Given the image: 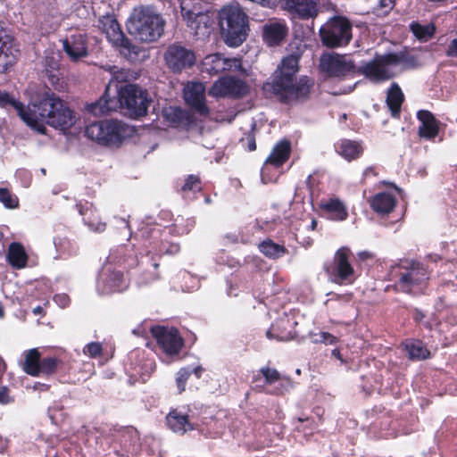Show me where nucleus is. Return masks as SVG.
<instances>
[{"label":"nucleus","instance_id":"f257e3e1","mask_svg":"<svg viewBox=\"0 0 457 457\" xmlns=\"http://www.w3.org/2000/svg\"><path fill=\"white\" fill-rule=\"evenodd\" d=\"M396 66H401L402 71L416 69L420 66L419 58L405 46L399 52L376 54L371 60L357 67L345 54L331 52L320 55L318 68L326 79L344 80L357 73L379 84L398 75L395 70Z\"/></svg>","mask_w":457,"mask_h":457},{"label":"nucleus","instance_id":"f03ea898","mask_svg":"<svg viewBox=\"0 0 457 457\" xmlns=\"http://www.w3.org/2000/svg\"><path fill=\"white\" fill-rule=\"evenodd\" d=\"M300 57L290 54L284 57L274 71L271 82L263 85V90L274 95L281 104H303L311 99L315 81L308 76L296 74L299 71Z\"/></svg>","mask_w":457,"mask_h":457},{"label":"nucleus","instance_id":"7ed1b4c3","mask_svg":"<svg viewBox=\"0 0 457 457\" xmlns=\"http://www.w3.org/2000/svg\"><path fill=\"white\" fill-rule=\"evenodd\" d=\"M151 103L152 98L146 89L128 83L117 86V98H111L107 88L97 101L87 105V110L94 115H103L120 109L128 117L137 120L147 114Z\"/></svg>","mask_w":457,"mask_h":457},{"label":"nucleus","instance_id":"20e7f679","mask_svg":"<svg viewBox=\"0 0 457 457\" xmlns=\"http://www.w3.org/2000/svg\"><path fill=\"white\" fill-rule=\"evenodd\" d=\"M31 118L42 125L40 134H46V124L62 131L70 129L76 122V116L66 102L53 92H45L32 102Z\"/></svg>","mask_w":457,"mask_h":457},{"label":"nucleus","instance_id":"39448f33","mask_svg":"<svg viewBox=\"0 0 457 457\" xmlns=\"http://www.w3.org/2000/svg\"><path fill=\"white\" fill-rule=\"evenodd\" d=\"M391 275L395 279V287L403 293L420 295L428 286L429 271L420 262H401L392 268Z\"/></svg>","mask_w":457,"mask_h":457},{"label":"nucleus","instance_id":"423d86ee","mask_svg":"<svg viewBox=\"0 0 457 457\" xmlns=\"http://www.w3.org/2000/svg\"><path fill=\"white\" fill-rule=\"evenodd\" d=\"M218 24L228 46H238L246 39L248 16L238 4L223 6L218 14Z\"/></svg>","mask_w":457,"mask_h":457},{"label":"nucleus","instance_id":"0eeeda50","mask_svg":"<svg viewBox=\"0 0 457 457\" xmlns=\"http://www.w3.org/2000/svg\"><path fill=\"white\" fill-rule=\"evenodd\" d=\"M165 21L149 7L136 8L128 24L129 32L142 42H154L164 32Z\"/></svg>","mask_w":457,"mask_h":457},{"label":"nucleus","instance_id":"6e6552de","mask_svg":"<svg viewBox=\"0 0 457 457\" xmlns=\"http://www.w3.org/2000/svg\"><path fill=\"white\" fill-rule=\"evenodd\" d=\"M85 136L98 145L119 148L129 136V128L119 120H104L87 125L85 128Z\"/></svg>","mask_w":457,"mask_h":457},{"label":"nucleus","instance_id":"1a4fd4ad","mask_svg":"<svg viewBox=\"0 0 457 457\" xmlns=\"http://www.w3.org/2000/svg\"><path fill=\"white\" fill-rule=\"evenodd\" d=\"M353 253L347 246L337 249L333 259L323 265V270L328 279L339 286H348L355 282L360 273L351 262Z\"/></svg>","mask_w":457,"mask_h":457},{"label":"nucleus","instance_id":"9d476101","mask_svg":"<svg viewBox=\"0 0 457 457\" xmlns=\"http://www.w3.org/2000/svg\"><path fill=\"white\" fill-rule=\"evenodd\" d=\"M353 25L348 18L336 15L320 29L322 45L328 48H339L349 45L353 38Z\"/></svg>","mask_w":457,"mask_h":457},{"label":"nucleus","instance_id":"9b49d317","mask_svg":"<svg viewBox=\"0 0 457 457\" xmlns=\"http://www.w3.org/2000/svg\"><path fill=\"white\" fill-rule=\"evenodd\" d=\"M172 231V227H145L140 230V236L145 240V245L151 247L155 254L176 255L180 252V245L170 240Z\"/></svg>","mask_w":457,"mask_h":457},{"label":"nucleus","instance_id":"f8f14e48","mask_svg":"<svg viewBox=\"0 0 457 457\" xmlns=\"http://www.w3.org/2000/svg\"><path fill=\"white\" fill-rule=\"evenodd\" d=\"M112 447L117 457H136L141 451L140 435L133 426L118 427L111 429Z\"/></svg>","mask_w":457,"mask_h":457},{"label":"nucleus","instance_id":"ddd939ff","mask_svg":"<svg viewBox=\"0 0 457 457\" xmlns=\"http://www.w3.org/2000/svg\"><path fill=\"white\" fill-rule=\"evenodd\" d=\"M190 1L180 0V13L183 21L196 38H206L213 30L214 19L209 12L196 10L195 5L191 7Z\"/></svg>","mask_w":457,"mask_h":457},{"label":"nucleus","instance_id":"4468645a","mask_svg":"<svg viewBox=\"0 0 457 457\" xmlns=\"http://www.w3.org/2000/svg\"><path fill=\"white\" fill-rule=\"evenodd\" d=\"M150 332L166 355L172 357L179 354L184 346V339L178 328L155 325L151 327Z\"/></svg>","mask_w":457,"mask_h":457},{"label":"nucleus","instance_id":"2eb2a0df","mask_svg":"<svg viewBox=\"0 0 457 457\" xmlns=\"http://www.w3.org/2000/svg\"><path fill=\"white\" fill-rule=\"evenodd\" d=\"M164 60L167 67L178 73L195 65V54L194 51L186 48L180 43H174L167 47Z\"/></svg>","mask_w":457,"mask_h":457},{"label":"nucleus","instance_id":"dca6fc26","mask_svg":"<svg viewBox=\"0 0 457 457\" xmlns=\"http://www.w3.org/2000/svg\"><path fill=\"white\" fill-rule=\"evenodd\" d=\"M99 21L103 32L112 46L119 49L125 55L130 54L134 46L121 30L117 20L112 16H104Z\"/></svg>","mask_w":457,"mask_h":457},{"label":"nucleus","instance_id":"f3484780","mask_svg":"<svg viewBox=\"0 0 457 457\" xmlns=\"http://www.w3.org/2000/svg\"><path fill=\"white\" fill-rule=\"evenodd\" d=\"M248 91V86L244 80L229 76L214 82L209 93L216 97L228 96L239 99L245 96Z\"/></svg>","mask_w":457,"mask_h":457},{"label":"nucleus","instance_id":"a211bd4d","mask_svg":"<svg viewBox=\"0 0 457 457\" xmlns=\"http://www.w3.org/2000/svg\"><path fill=\"white\" fill-rule=\"evenodd\" d=\"M129 279L123 270L117 268L107 267L104 270L98 288L103 295L122 293L129 288Z\"/></svg>","mask_w":457,"mask_h":457},{"label":"nucleus","instance_id":"6ab92c4d","mask_svg":"<svg viewBox=\"0 0 457 457\" xmlns=\"http://www.w3.org/2000/svg\"><path fill=\"white\" fill-rule=\"evenodd\" d=\"M288 32L286 21L281 19L269 20L262 28V40L271 47L280 46L287 37Z\"/></svg>","mask_w":457,"mask_h":457},{"label":"nucleus","instance_id":"aec40b11","mask_svg":"<svg viewBox=\"0 0 457 457\" xmlns=\"http://www.w3.org/2000/svg\"><path fill=\"white\" fill-rule=\"evenodd\" d=\"M416 118L420 122L417 134L421 140L434 142L440 132V120L428 110H419Z\"/></svg>","mask_w":457,"mask_h":457},{"label":"nucleus","instance_id":"412c9836","mask_svg":"<svg viewBox=\"0 0 457 457\" xmlns=\"http://www.w3.org/2000/svg\"><path fill=\"white\" fill-rule=\"evenodd\" d=\"M291 151V143L287 139H282L275 145L262 168V179L264 183L270 181L269 179H266L265 177L268 166L270 165L274 168L282 167L288 161Z\"/></svg>","mask_w":457,"mask_h":457},{"label":"nucleus","instance_id":"4be33fe9","mask_svg":"<svg viewBox=\"0 0 457 457\" xmlns=\"http://www.w3.org/2000/svg\"><path fill=\"white\" fill-rule=\"evenodd\" d=\"M186 103L197 113L207 116L210 110L205 103V87L202 82H192L184 91Z\"/></svg>","mask_w":457,"mask_h":457},{"label":"nucleus","instance_id":"5701e85b","mask_svg":"<svg viewBox=\"0 0 457 457\" xmlns=\"http://www.w3.org/2000/svg\"><path fill=\"white\" fill-rule=\"evenodd\" d=\"M0 106L7 108L12 107L18 116L32 129H39L42 131L43 126L31 118L32 103L25 106L21 102L14 99L9 93L0 91Z\"/></svg>","mask_w":457,"mask_h":457},{"label":"nucleus","instance_id":"b1692460","mask_svg":"<svg viewBox=\"0 0 457 457\" xmlns=\"http://www.w3.org/2000/svg\"><path fill=\"white\" fill-rule=\"evenodd\" d=\"M162 117L170 126L187 129L195 124V115L179 106L164 107L162 112Z\"/></svg>","mask_w":457,"mask_h":457},{"label":"nucleus","instance_id":"393cba45","mask_svg":"<svg viewBox=\"0 0 457 457\" xmlns=\"http://www.w3.org/2000/svg\"><path fill=\"white\" fill-rule=\"evenodd\" d=\"M285 10L301 20L313 19L318 15V0H281Z\"/></svg>","mask_w":457,"mask_h":457},{"label":"nucleus","instance_id":"a878e982","mask_svg":"<svg viewBox=\"0 0 457 457\" xmlns=\"http://www.w3.org/2000/svg\"><path fill=\"white\" fill-rule=\"evenodd\" d=\"M110 257L124 270H130L140 264L134 245L130 244L118 246Z\"/></svg>","mask_w":457,"mask_h":457},{"label":"nucleus","instance_id":"bb28decb","mask_svg":"<svg viewBox=\"0 0 457 457\" xmlns=\"http://www.w3.org/2000/svg\"><path fill=\"white\" fill-rule=\"evenodd\" d=\"M63 49L71 60H78L87 55V43L85 34L71 35L63 41Z\"/></svg>","mask_w":457,"mask_h":457},{"label":"nucleus","instance_id":"cd10ccee","mask_svg":"<svg viewBox=\"0 0 457 457\" xmlns=\"http://www.w3.org/2000/svg\"><path fill=\"white\" fill-rule=\"evenodd\" d=\"M370 208L378 214L392 212L397 204L395 195L390 192H379L369 200Z\"/></svg>","mask_w":457,"mask_h":457},{"label":"nucleus","instance_id":"c85d7f7f","mask_svg":"<svg viewBox=\"0 0 457 457\" xmlns=\"http://www.w3.org/2000/svg\"><path fill=\"white\" fill-rule=\"evenodd\" d=\"M404 94L396 82H393L386 91V104L390 111L391 116L399 118L402 105L404 102Z\"/></svg>","mask_w":457,"mask_h":457},{"label":"nucleus","instance_id":"c756f323","mask_svg":"<svg viewBox=\"0 0 457 457\" xmlns=\"http://www.w3.org/2000/svg\"><path fill=\"white\" fill-rule=\"evenodd\" d=\"M291 326L287 318L277 319L266 332V337L277 341H289L294 338V333L289 329Z\"/></svg>","mask_w":457,"mask_h":457},{"label":"nucleus","instance_id":"7c9ffc66","mask_svg":"<svg viewBox=\"0 0 457 457\" xmlns=\"http://www.w3.org/2000/svg\"><path fill=\"white\" fill-rule=\"evenodd\" d=\"M6 259L12 269L21 270L27 266L29 256L21 243L12 242L8 246Z\"/></svg>","mask_w":457,"mask_h":457},{"label":"nucleus","instance_id":"2f4dec72","mask_svg":"<svg viewBox=\"0 0 457 457\" xmlns=\"http://www.w3.org/2000/svg\"><path fill=\"white\" fill-rule=\"evenodd\" d=\"M166 420L169 428L176 433L185 434L187 431L194 429L188 415L182 414L178 410L170 411L166 417Z\"/></svg>","mask_w":457,"mask_h":457},{"label":"nucleus","instance_id":"473e14b6","mask_svg":"<svg viewBox=\"0 0 457 457\" xmlns=\"http://www.w3.org/2000/svg\"><path fill=\"white\" fill-rule=\"evenodd\" d=\"M323 212L330 215L333 220L343 221L348 217V211L345 204L338 198H329L320 204Z\"/></svg>","mask_w":457,"mask_h":457},{"label":"nucleus","instance_id":"72a5a7b5","mask_svg":"<svg viewBox=\"0 0 457 457\" xmlns=\"http://www.w3.org/2000/svg\"><path fill=\"white\" fill-rule=\"evenodd\" d=\"M336 150L347 161L358 159L363 152L360 143L349 139H341L337 142Z\"/></svg>","mask_w":457,"mask_h":457},{"label":"nucleus","instance_id":"f704fd0d","mask_svg":"<svg viewBox=\"0 0 457 457\" xmlns=\"http://www.w3.org/2000/svg\"><path fill=\"white\" fill-rule=\"evenodd\" d=\"M41 353L37 348H32L24 353V361L22 362V370L28 375L32 377L39 376V364Z\"/></svg>","mask_w":457,"mask_h":457},{"label":"nucleus","instance_id":"c9c22d12","mask_svg":"<svg viewBox=\"0 0 457 457\" xmlns=\"http://www.w3.org/2000/svg\"><path fill=\"white\" fill-rule=\"evenodd\" d=\"M259 251L267 258L277 260L288 253V250L283 245L275 243L267 238L258 245Z\"/></svg>","mask_w":457,"mask_h":457},{"label":"nucleus","instance_id":"e433bc0d","mask_svg":"<svg viewBox=\"0 0 457 457\" xmlns=\"http://www.w3.org/2000/svg\"><path fill=\"white\" fill-rule=\"evenodd\" d=\"M203 183L198 175H187L182 182H177V190L183 197H187L190 193L195 194L202 191Z\"/></svg>","mask_w":457,"mask_h":457},{"label":"nucleus","instance_id":"4c0bfd02","mask_svg":"<svg viewBox=\"0 0 457 457\" xmlns=\"http://www.w3.org/2000/svg\"><path fill=\"white\" fill-rule=\"evenodd\" d=\"M16 51L12 46V41L4 42L0 46V73L6 72L15 63L16 55L14 52Z\"/></svg>","mask_w":457,"mask_h":457},{"label":"nucleus","instance_id":"58836bf2","mask_svg":"<svg viewBox=\"0 0 457 457\" xmlns=\"http://www.w3.org/2000/svg\"><path fill=\"white\" fill-rule=\"evenodd\" d=\"M410 30L414 37L420 42H428L434 37L436 28L434 23L422 25L419 21H412L410 25Z\"/></svg>","mask_w":457,"mask_h":457},{"label":"nucleus","instance_id":"ea45409f","mask_svg":"<svg viewBox=\"0 0 457 457\" xmlns=\"http://www.w3.org/2000/svg\"><path fill=\"white\" fill-rule=\"evenodd\" d=\"M204 66L210 74L217 75L226 70L227 62L219 54H210L204 58Z\"/></svg>","mask_w":457,"mask_h":457},{"label":"nucleus","instance_id":"a19ab883","mask_svg":"<svg viewBox=\"0 0 457 457\" xmlns=\"http://www.w3.org/2000/svg\"><path fill=\"white\" fill-rule=\"evenodd\" d=\"M405 350L411 359H426L429 355L428 350L419 340H407L404 343Z\"/></svg>","mask_w":457,"mask_h":457},{"label":"nucleus","instance_id":"79ce46f5","mask_svg":"<svg viewBox=\"0 0 457 457\" xmlns=\"http://www.w3.org/2000/svg\"><path fill=\"white\" fill-rule=\"evenodd\" d=\"M62 365V361L60 358L55 356L41 357L39 364V376L43 375L46 377L55 374L60 366Z\"/></svg>","mask_w":457,"mask_h":457},{"label":"nucleus","instance_id":"37998d69","mask_svg":"<svg viewBox=\"0 0 457 457\" xmlns=\"http://www.w3.org/2000/svg\"><path fill=\"white\" fill-rule=\"evenodd\" d=\"M146 269L141 273L142 283L148 284L160 278V264L153 258L145 262Z\"/></svg>","mask_w":457,"mask_h":457},{"label":"nucleus","instance_id":"c03bdc74","mask_svg":"<svg viewBox=\"0 0 457 457\" xmlns=\"http://www.w3.org/2000/svg\"><path fill=\"white\" fill-rule=\"evenodd\" d=\"M45 74L47 81L54 89L61 90L62 88L61 73L56 62H54L53 66H50V68H46Z\"/></svg>","mask_w":457,"mask_h":457},{"label":"nucleus","instance_id":"a18cd8bd","mask_svg":"<svg viewBox=\"0 0 457 457\" xmlns=\"http://www.w3.org/2000/svg\"><path fill=\"white\" fill-rule=\"evenodd\" d=\"M0 202L7 209H14L19 206V199L11 193L8 188L0 187Z\"/></svg>","mask_w":457,"mask_h":457},{"label":"nucleus","instance_id":"49530a36","mask_svg":"<svg viewBox=\"0 0 457 457\" xmlns=\"http://www.w3.org/2000/svg\"><path fill=\"white\" fill-rule=\"evenodd\" d=\"M191 374H192V371L189 367L182 368L178 371L177 378H176V384H177L179 394H181L185 391L186 385H187V380H188L189 377L191 376Z\"/></svg>","mask_w":457,"mask_h":457},{"label":"nucleus","instance_id":"de8ad7c7","mask_svg":"<svg viewBox=\"0 0 457 457\" xmlns=\"http://www.w3.org/2000/svg\"><path fill=\"white\" fill-rule=\"evenodd\" d=\"M111 73L112 75V78L111 79V83L117 82V83H126L129 82V80L131 78L130 71L126 69H119L116 66L112 67Z\"/></svg>","mask_w":457,"mask_h":457},{"label":"nucleus","instance_id":"09e8293b","mask_svg":"<svg viewBox=\"0 0 457 457\" xmlns=\"http://www.w3.org/2000/svg\"><path fill=\"white\" fill-rule=\"evenodd\" d=\"M241 145L247 151L253 152L256 150V138L254 128L246 132L240 139Z\"/></svg>","mask_w":457,"mask_h":457},{"label":"nucleus","instance_id":"8fccbe9b","mask_svg":"<svg viewBox=\"0 0 457 457\" xmlns=\"http://www.w3.org/2000/svg\"><path fill=\"white\" fill-rule=\"evenodd\" d=\"M260 372L264 377L265 382L268 385H272L280 379V374L276 369L262 367L261 368Z\"/></svg>","mask_w":457,"mask_h":457},{"label":"nucleus","instance_id":"3c124183","mask_svg":"<svg viewBox=\"0 0 457 457\" xmlns=\"http://www.w3.org/2000/svg\"><path fill=\"white\" fill-rule=\"evenodd\" d=\"M83 353L90 358L99 357L103 353V345L99 342H91L84 346Z\"/></svg>","mask_w":457,"mask_h":457},{"label":"nucleus","instance_id":"603ef678","mask_svg":"<svg viewBox=\"0 0 457 457\" xmlns=\"http://www.w3.org/2000/svg\"><path fill=\"white\" fill-rule=\"evenodd\" d=\"M54 301L62 308H66L71 303V298L66 294H57L54 296Z\"/></svg>","mask_w":457,"mask_h":457},{"label":"nucleus","instance_id":"864d4df0","mask_svg":"<svg viewBox=\"0 0 457 457\" xmlns=\"http://www.w3.org/2000/svg\"><path fill=\"white\" fill-rule=\"evenodd\" d=\"M320 337V342L325 345H336L338 343V338L328 332H321Z\"/></svg>","mask_w":457,"mask_h":457},{"label":"nucleus","instance_id":"5fc2aeb1","mask_svg":"<svg viewBox=\"0 0 457 457\" xmlns=\"http://www.w3.org/2000/svg\"><path fill=\"white\" fill-rule=\"evenodd\" d=\"M447 57L457 58V37L453 38L447 46L445 50Z\"/></svg>","mask_w":457,"mask_h":457},{"label":"nucleus","instance_id":"6e6d98bb","mask_svg":"<svg viewBox=\"0 0 457 457\" xmlns=\"http://www.w3.org/2000/svg\"><path fill=\"white\" fill-rule=\"evenodd\" d=\"M11 402L9 389L6 386L0 388V403L6 404Z\"/></svg>","mask_w":457,"mask_h":457},{"label":"nucleus","instance_id":"4d7b16f0","mask_svg":"<svg viewBox=\"0 0 457 457\" xmlns=\"http://www.w3.org/2000/svg\"><path fill=\"white\" fill-rule=\"evenodd\" d=\"M446 320L452 325H457V306L450 309Z\"/></svg>","mask_w":457,"mask_h":457},{"label":"nucleus","instance_id":"13d9d810","mask_svg":"<svg viewBox=\"0 0 457 457\" xmlns=\"http://www.w3.org/2000/svg\"><path fill=\"white\" fill-rule=\"evenodd\" d=\"M6 41L11 42L12 41V38L6 34V31L4 28V23L0 21V46Z\"/></svg>","mask_w":457,"mask_h":457},{"label":"nucleus","instance_id":"bf43d9fd","mask_svg":"<svg viewBox=\"0 0 457 457\" xmlns=\"http://www.w3.org/2000/svg\"><path fill=\"white\" fill-rule=\"evenodd\" d=\"M358 258L361 262H365L368 260H373L375 255L374 253L369 252V251H361L358 253Z\"/></svg>","mask_w":457,"mask_h":457},{"label":"nucleus","instance_id":"052dcab7","mask_svg":"<svg viewBox=\"0 0 457 457\" xmlns=\"http://www.w3.org/2000/svg\"><path fill=\"white\" fill-rule=\"evenodd\" d=\"M425 317V314L419 309H415L412 314V318L415 321L420 322Z\"/></svg>","mask_w":457,"mask_h":457},{"label":"nucleus","instance_id":"680f3d73","mask_svg":"<svg viewBox=\"0 0 457 457\" xmlns=\"http://www.w3.org/2000/svg\"><path fill=\"white\" fill-rule=\"evenodd\" d=\"M378 172L374 167H368L363 171V179H367L370 176H377Z\"/></svg>","mask_w":457,"mask_h":457},{"label":"nucleus","instance_id":"e2e57ef3","mask_svg":"<svg viewBox=\"0 0 457 457\" xmlns=\"http://www.w3.org/2000/svg\"><path fill=\"white\" fill-rule=\"evenodd\" d=\"M75 207L80 215H85V213L87 212V207L81 203L76 204Z\"/></svg>","mask_w":457,"mask_h":457},{"label":"nucleus","instance_id":"0e129e2a","mask_svg":"<svg viewBox=\"0 0 457 457\" xmlns=\"http://www.w3.org/2000/svg\"><path fill=\"white\" fill-rule=\"evenodd\" d=\"M87 225L96 231H104L105 229L106 224L105 223H99L96 228H94V224L91 222H87Z\"/></svg>","mask_w":457,"mask_h":457},{"label":"nucleus","instance_id":"69168bd1","mask_svg":"<svg viewBox=\"0 0 457 457\" xmlns=\"http://www.w3.org/2000/svg\"><path fill=\"white\" fill-rule=\"evenodd\" d=\"M192 374H195L197 378H199L202 376V373L204 372V368L201 366H197L194 369H191Z\"/></svg>","mask_w":457,"mask_h":457},{"label":"nucleus","instance_id":"338daca9","mask_svg":"<svg viewBox=\"0 0 457 457\" xmlns=\"http://www.w3.org/2000/svg\"><path fill=\"white\" fill-rule=\"evenodd\" d=\"M33 313L35 315L42 314L43 313V308L41 306H37L33 309Z\"/></svg>","mask_w":457,"mask_h":457},{"label":"nucleus","instance_id":"774afa93","mask_svg":"<svg viewBox=\"0 0 457 457\" xmlns=\"http://www.w3.org/2000/svg\"><path fill=\"white\" fill-rule=\"evenodd\" d=\"M332 355H333V356H335L336 358H337V359H340V360H341V353H340L339 349H337V348L333 349V350H332Z\"/></svg>","mask_w":457,"mask_h":457}]
</instances>
